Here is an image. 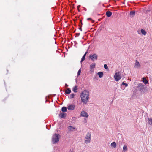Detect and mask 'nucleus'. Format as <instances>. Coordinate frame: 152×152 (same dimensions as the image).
<instances>
[{
    "mask_svg": "<svg viewBox=\"0 0 152 152\" xmlns=\"http://www.w3.org/2000/svg\"><path fill=\"white\" fill-rule=\"evenodd\" d=\"M81 115L82 117L86 118H87L88 116V115L87 113L86 112L83 110L81 112Z\"/></svg>",
    "mask_w": 152,
    "mask_h": 152,
    "instance_id": "nucleus-7",
    "label": "nucleus"
},
{
    "mask_svg": "<svg viewBox=\"0 0 152 152\" xmlns=\"http://www.w3.org/2000/svg\"><path fill=\"white\" fill-rule=\"evenodd\" d=\"M127 146L126 145H124L123 148V151L125 152L127 150Z\"/></svg>",
    "mask_w": 152,
    "mask_h": 152,
    "instance_id": "nucleus-20",
    "label": "nucleus"
},
{
    "mask_svg": "<svg viewBox=\"0 0 152 152\" xmlns=\"http://www.w3.org/2000/svg\"><path fill=\"white\" fill-rule=\"evenodd\" d=\"M68 85H67L66 84H65V87H68Z\"/></svg>",
    "mask_w": 152,
    "mask_h": 152,
    "instance_id": "nucleus-32",
    "label": "nucleus"
},
{
    "mask_svg": "<svg viewBox=\"0 0 152 152\" xmlns=\"http://www.w3.org/2000/svg\"><path fill=\"white\" fill-rule=\"evenodd\" d=\"M68 129L69 130L72 131H73L75 129V128L74 127L72 126H69L68 127Z\"/></svg>",
    "mask_w": 152,
    "mask_h": 152,
    "instance_id": "nucleus-21",
    "label": "nucleus"
},
{
    "mask_svg": "<svg viewBox=\"0 0 152 152\" xmlns=\"http://www.w3.org/2000/svg\"><path fill=\"white\" fill-rule=\"evenodd\" d=\"M71 92V91L70 88L67 89L65 91V93L67 94H69Z\"/></svg>",
    "mask_w": 152,
    "mask_h": 152,
    "instance_id": "nucleus-17",
    "label": "nucleus"
},
{
    "mask_svg": "<svg viewBox=\"0 0 152 152\" xmlns=\"http://www.w3.org/2000/svg\"><path fill=\"white\" fill-rule=\"evenodd\" d=\"M67 110V108L66 107H63L62 108L61 111L63 112H66Z\"/></svg>",
    "mask_w": 152,
    "mask_h": 152,
    "instance_id": "nucleus-22",
    "label": "nucleus"
},
{
    "mask_svg": "<svg viewBox=\"0 0 152 152\" xmlns=\"http://www.w3.org/2000/svg\"><path fill=\"white\" fill-rule=\"evenodd\" d=\"M80 5H78V6H77V9H79V7H80Z\"/></svg>",
    "mask_w": 152,
    "mask_h": 152,
    "instance_id": "nucleus-33",
    "label": "nucleus"
},
{
    "mask_svg": "<svg viewBox=\"0 0 152 152\" xmlns=\"http://www.w3.org/2000/svg\"><path fill=\"white\" fill-rule=\"evenodd\" d=\"M111 145L114 148H115L116 147V144L115 142H113L111 143Z\"/></svg>",
    "mask_w": 152,
    "mask_h": 152,
    "instance_id": "nucleus-15",
    "label": "nucleus"
},
{
    "mask_svg": "<svg viewBox=\"0 0 152 152\" xmlns=\"http://www.w3.org/2000/svg\"><path fill=\"white\" fill-rule=\"evenodd\" d=\"M59 117L61 118H65L66 116V114L65 113H61L59 115Z\"/></svg>",
    "mask_w": 152,
    "mask_h": 152,
    "instance_id": "nucleus-10",
    "label": "nucleus"
},
{
    "mask_svg": "<svg viewBox=\"0 0 152 152\" xmlns=\"http://www.w3.org/2000/svg\"><path fill=\"white\" fill-rule=\"evenodd\" d=\"M135 14V12L134 11H131L130 12V16L131 17H132L134 16V15Z\"/></svg>",
    "mask_w": 152,
    "mask_h": 152,
    "instance_id": "nucleus-19",
    "label": "nucleus"
},
{
    "mask_svg": "<svg viewBox=\"0 0 152 152\" xmlns=\"http://www.w3.org/2000/svg\"><path fill=\"white\" fill-rule=\"evenodd\" d=\"M80 33H76V36H75V37H76V36H79V35H80Z\"/></svg>",
    "mask_w": 152,
    "mask_h": 152,
    "instance_id": "nucleus-30",
    "label": "nucleus"
},
{
    "mask_svg": "<svg viewBox=\"0 0 152 152\" xmlns=\"http://www.w3.org/2000/svg\"><path fill=\"white\" fill-rule=\"evenodd\" d=\"M75 96V94H71L69 96V99H72Z\"/></svg>",
    "mask_w": 152,
    "mask_h": 152,
    "instance_id": "nucleus-24",
    "label": "nucleus"
},
{
    "mask_svg": "<svg viewBox=\"0 0 152 152\" xmlns=\"http://www.w3.org/2000/svg\"><path fill=\"white\" fill-rule=\"evenodd\" d=\"M104 67L105 69H107L108 68V67H107V65H106V64H104Z\"/></svg>",
    "mask_w": 152,
    "mask_h": 152,
    "instance_id": "nucleus-29",
    "label": "nucleus"
},
{
    "mask_svg": "<svg viewBox=\"0 0 152 152\" xmlns=\"http://www.w3.org/2000/svg\"><path fill=\"white\" fill-rule=\"evenodd\" d=\"M87 20H91L92 23H94V21L92 20L91 18H88Z\"/></svg>",
    "mask_w": 152,
    "mask_h": 152,
    "instance_id": "nucleus-28",
    "label": "nucleus"
},
{
    "mask_svg": "<svg viewBox=\"0 0 152 152\" xmlns=\"http://www.w3.org/2000/svg\"><path fill=\"white\" fill-rule=\"evenodd\" d=\"M97 74L99 75V77L100 78H102L103 77V73L102 72H99L97 73Z\"/></svg>",
    "mask_w": 152,
    "mask_h": 152,
    "instance_id": "nucleus-14",
    "label": "nucleus"
},
{
    "mask_svg": "<svg viewBox=\"0 0 152 152\" xmlns=\"http://www.w3.org/2000/svg\"><path fill=\"white\" fill-rule=\"evenodd\" d=\"M89 58L93 61H94L95 60H97L98 55L95 53L93 54H90L89 55Z\"/></svg>",
    "mask_w": 152,
    "mask_h": 152,
    "instance_id": "nucleus-6",
    "label": "nucleus"
},
{
    "mask_svg": "<svg viewBox=\"0 0 152 152\" xmlns=\"http://www.w3.org/2000/svg\"><path fill=\"white\" fill-rule=\"evenodd\" d=\"M95 65L96 64L95 63H93L91 64L90 66V69L91 70L92 69L94 68L95 67Z\"/></svg>",
    "mask_w": 152,
    "mask_h": 152,
    "instance_id": "nucleus-11",
    "label": "nucleus"
},
{
    "mask_svg": "<svg viewBox=\"0 0 152 152\" xmlns=\"http://www.w3.org/2000/svg\"><path fill=\"white\" fill-rule=\"evenodd\" d=\"M142 79V81H143L145 84H146L148 83V81L145 78L143 77Z\"/></svg>",
    "mask_w": 152,
    "mask_h": 152,
    "instance_id": "nucleus-16",
    "label": "nucleus"
},
{
    "mask_svg": "<svg viewBox=\"0 0 152 152\" xmlns=\"http://www.w3.org/2000/svg\"><path fill=\"white\" fill-rule=\"evenodd\" d=\"M80 22L81 23V24H82V23L81 20H80Z\"/></svg>",
    "mask_w": 152,
    "mask_h": 152,
    "instance_id": "nucleus-34",
    "label": "nucleus"
},
{
    "mask_svg": "<svg viewBox=\"0 0 152 152\" xmlns=\"http://www.w3.org/2000/svg\"><path fill=\"white\" fill-rule=\"evenodd\" d=\"M141 33L144 35H145L146 34V32L144 29H141Z\"/></svg>",
    "mask_w": 152,
    "mask_h": 152,
    "instance_id": "nucleus-18",
    "label": "nucleus"
},
{
    "mask_svg": "<svg viewBox=\"0 0 152 152\" xmlns=\"http://www.w3.org/2000/svg\"><path fill=\"white\" fill-rule=\"evenodd\" d=\"M141 67V65L140 63L136 60V62L135 63L134 67L135 68L139 69Z\"/></svg>",
    "mask_w": 152,
    "mask_h": 152,
    "instance_id": "nucleus-8",
    "label": "nucleus"
},
{
    "mask_svg": "<svg viewBox=\"0 0 152 152\" xmlns=\"http://www.w3.org/2000/svg\"><path fill=\"white\" fill-rule=\"evenodd\" d=\"M79 29H80L81 31H82V28H81V26H80V27L79 28Z\"/></svg>",
    "mask_w": 152,
    "mask_h": 152,
    "instance_id": "nucleus-31",
    "label": "nucleus"
},
{
    "mask_svg": "<svg viewBox=\"0 0 152 152\" xmlns=\"http://www.w3.org/2000/svg\"><path fill=\"white\" fill-rule=\"evenodd\" d=\"M60 135L58 134H55L52 136V141L53 144L58 142L59 140Z\"/></svg>",
    "mask_w": 152,
    "mask_h": 152,
    "instance_id": "nucleus-2",
    "label": "nucleus"
},
{
    "mask_svg": "<svg viewBox=\"0 0 152 152\" xmlns=\"http://www.w3.org/2000/svg\"><path fill=\"white\" fill-rule=\"evenodd\" d=\"M81 73V69H80L78 71L77 74V76H78L80 75V73Z\"/></svg>",
    "mask_w": 152,
    "mask_h": 152,
    "instance_id": "nucleus-26",
    "label": "nucleus"
},
{
    "mask_svg": "<svg viewBox=\"0 0 152 152\" xmlns=\"http://www.w3.org/2000/svg\"><path fill=\"white\" fill-rule=\"evenodd\" d=\"M122 84L125 86V87H126L128 86V85L127 84L124 83L123 82L122 83Z\"/></svg>",
    "mask_w": 152,
    "mask_h": 152,
    "instance_id": "nucleus-27",
    "label": "nucleus"
},
{
    "mask_svg": "<svg viewBox=\"0 0 152 152\" xmlns=\"http://www.w3.org/2000/svg\"><path fill=\"white\" fill-rule=\"evenodd\" d=\"M123 142L122 141H119V145L120 147H121V146H122L123 144Z\"/></svg>",
    "mask_w": 152,
    "mask_h": 152,
    "instance_id": "nucleus-25",
    "label": "nucleus"
},
{
    "mask_svg": "<svg viewBox=\"0 0 152 152\" xmlns=\"http://www.w3.org/2000/svg\"><path fill=\"white\" fill-rule=\"evenodd\" d=\"M75 106L74 105L71 104L69 105L67 107V108L69 110H73L74 109Z\"/></svg>",
    "mask_w": 152,
    "mask_h": 152,
    "instance_id": "nucleus-9",
    "label": "nucleus"
},
{
    "mask_svg": "<svg viewBox=\"0 0 152 152\" xmlns=\"http://www.w3.org/2000/svg\"><path fill=\"white\" fill-rule=\"evenodd\" d=\"M112 14V12L110 11H107L106 12V15L108 17H110Z\"/></svg>",
    "mask_w": 152,
    "mask_h": 152,
    "instance_id": "nucleus-12",
    "label": "nucleus"
},
{
    "mask_svg": "<svg viewBox=\"0 0 152 152\" xmlns=\"http://www.w3.org/2000/svg\"><path fill=\"white\" fill-rule=\"evenodd\" d=\"M121 72H119L115 73L114 75V78L117 82L121 78Z\"/></svg>",
    "mask_w": 152,
    "mask_h": 152,
    "instance_id": "nucleus-4",
    "label": "nucleus"
},
{
    "mask_svg": "<svg viewBox=\"0 0 152 152\" xmlns=\"http://www.w3.org/2000/svg\"><path fill=\"white\" fill-rule=\"evenodd\" d=\"M139 89L142 92L145 93L147 91V88L142 84L140 83L138 86Z\"/></svg>",
    "mask_w": 152,
    "mask_h": 152,
    "instance_id": "nucleus-3",
    "label": "nucleus"
},
{
    "mask_svg": "<svg viewBox=\"0 0 152 152\" xmlns=\"http://www.w3.org/2000/svg\"><path fill=\"white\" fill-rule=\"evenodd\" d=\"M89 92L87 90L83 91L80 94V97L82 101L85 104H87L89 98Z\"/></svg>",
    "mask_w": 152,
    "mask_h": 152,
    "instance_id": "nucleus-1",
    "label": "nucleus"
},
{
    "mask_svg": "<svg viewBox=\"0 0 152 152\" xmlns=\"http://www.w3.org/2000/svg\"><path fill=\"white\" fill-rule=\"evenodd\" d=\"M91 140V134L89 133L88 132L86 136L85 140V142L86 143H90Z\"/></svg>",
    "mask_w": 152,
    "mask_h": 152,
    "instance_id": "nucleus-5",
    "label": "nucleus"
},
{
    "mask_svg": "<svg viewBox=\"0 0 152 152\" xmlns=\"http://www.w3.org/2000/svg\"><path fill=\"white\" fill-rule=\"evenodd\" d=\"M87 53V51L86 52L85 54L83 56L80 61L81 63H82V61H83L85 59V56L86 54Z\"/></svg>",
    "mask_w": 152,
    "mask_h": 152,
    "instance_id": "nucleus-13",
    "label": "nucleus"
},
{
    "mask_svg": "<svg viewBox=\"0 0 152 152\" xmlns=\"http://www.w3.org/2000/svg\"><path fill=\"white\" fill-rule=\"evenodd\" d=\"M77 86H75L74 88H73V91L74 92H77Z\"/></svg>",
    "mask_w": 152,
    "mask_h": 152,
    "instance_id": "nucleus-23",
    "label": "nucleus"
}]
</instances>
